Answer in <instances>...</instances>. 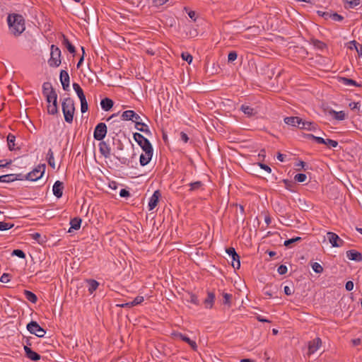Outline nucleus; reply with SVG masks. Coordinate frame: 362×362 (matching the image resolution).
Returning a JSON list of instances; mask_svg holds the SVG:
<instances>
[{"instance_id": "obj_61", "label": "nucleus", "mask_w": 362, "mask_h": 362, "mask_svg": "<svg viewBox=\"0 0 362 362\" xmlns=\"http://www.w3.org/2000/svg\"><path fill=\"white\" fill-rule=\"evenodd\" d=\"M287 267L284 264L280 265L277 269L278 273L281 275L285 274L287 272Z\"/></svg>"}, {"instance_id": "obj_9", "label": "nucleus", "mask_w": 362, "mask_h": 362, "mask_svg": "<svg viewBox=\"0 0 362 362\" xmlns=\"http://www.w3.org/2000/svg\"><path fill=\"white\" fill-rule=\"evenodd\" d=\"M121 118L124 121H132L136 124V122L141 120V117L133 110H126L122 112Z\"/></svg>"}, {"instance_id": "obj_30", "label": "nucleus", "mask_w": 362, "mask_h": 362, "mask_svg": "<svg viewBox=\"0 0 362 362\" xmlns=\"http://www.w3.org/2000/svg\"><path fill=\"white\" fill-rule=\"evenodd\" d=\"M23 294L25 298L32 303H35L37 301V296L30 291L24 290Z\"/></svg>"}, {"instance_id": "obj_26", "label": "nucleus", "mask_w": 362, "mask_h": 362, "mask_svg": "<svg viewBox=\"0 0 362 362\" xmlns=\"http://www.w3.org/2000/svg\"><path fill=\"white\" fill-rule=\"evenodd\" d=\"M45 97L48 104H51V103H57V94L54 89H51L50 92L45 95Z\"/></svg>"}, {"instance_id": "obj_50", "label": "nucleus", "mask_w": 362, "mask_h": 362, "mask_svg": "<svg viewBox=\"0 0 362 362\" xmlns=\"http://www.w3.org/2000/svg\"><path fill=\"white\" fill-rule=\"evenodd\" d=\"M11 255L13 256H16V257H18L22 258V259H25V252L23 250H19V249H16V250H13Z\"/></svg>"}, {"instance_id": "obj_34", "label": "nucleus", "mask_w": 362, "mask_h": 362, "mask_svg": "<svg viewBox=\"0 0 362 362\" xmlns=\"http://www.w3.org/2000/svg\"><path fill=\"white\" fill-rule=\"evenodd\" d=\"M15 141L16 136L12 134H8L7 136V143L10 151H13L15 149Z\"/></svg>"}, {"instance_id": "obj_51", "label": "nucleus", "mask_w": 362, "mask_h": 362, "mask_svg": "<svg viewBox=\"0 0 362 362\" xmlns=\"http://www.w3.org/2000/svg\"><path fill=\"white\" fill-rule=\"evenodd\" d=\"M313 45L315 47L320 49H324L326 47V44L318 40H315L313 41Z\"/></svg>"}, {"instance_id": "obj_49", "label": "nucleus", "mask_w": 362, "mask_h": 362, "mask_svg": "<svg viewBox=\"0 0 362 362\" xmlns=\"http://www.w3.org/2000/svg\"><path fill=\"white\" fill-rule=\"evenodd\" d=\"M32 238L36 240L38 243L42 244L45 242L44 239L42 238V235L39 233H35L31 234Z\"/></svg>"}, {"instance_id": "obj_42", "label": "nucleus", "mask_w": 362, "mask_h": 362, "mask_svg": "<svg viewBox=\"0 0 362 362\" xmlns=\"http://www.w3.org/2000/svg\"><path fill=\"white\" fill-rule=\"evenodd\" d=\"M351 44H353L354 45V49H356L358 56L362 57V45L358 43L355 40L351 41Z\"/></svg>"}, {"instance_id": "obj_28", "label": "nucleus", "mask_w": 362, "mask_h": 362, "mask_svg": "<svg viewBox=\"0 0 362 362\" xmlns=\"http://www.w3.org/2000/svg\"><path fill=\"white\" fill-rule=\"evenodd\" d=\"M86 283L88 284V291L90 294H92L99 286V283L95 279H88L86 280Z\"/></svg>"}, {"instance_id": "obj_7", "label": "nucleus", "mask_w": 362, "mask_h": 362, "mask_svg": "<svg viewBox=\"0 0 362 362\" xmlns=\"http://www.w3.org/2000/svg\"><path fill=\"white\" fill-rule=\"evenodd\" d=\"M107 128L105 123H98L95 127L93 137L97 141H102L106 136Z\"/></svg>"}, {"instance_id": "obj_48", "label": "nucleus", "mask_w": 362, "mask_h": 362, "mask_svg": "<svg viewBox=\"0 0 362 362\" xmlns=\"http://www.w3.org/2000/svg\"><path fill=\"white\" fill-rule=\"evenodd\" d=\"M51 89H54L52 86V84L49 82L44 83L42 85V92L45 95L47 93L50 92Z\"/></svg>"}, {"instance_id": "obj_46", "label": "nucleus", "mask_w": 362, "mask_h": 362, "mask_svg": "<svg viewBox=\"0 0 362 362\" xmlns=\"http://www.w3.org/2000/svg\"><path fill=\"white\" fill-rule=\"evenodd\" d=\"M300 240H301L300 237H296V238H291V239H288V240L284 241V245L286 247H291V244H293L294 243H296L298 241H300Z\"/></svg>"}, {"instance_id": "obj_45", "label": "nucleus", "mask_w": 362, "mask_h": 362, "mask_svg": "<svg viewBox=\"0 0 362 362\" xmlns=\"http://www.w3.org/2000/svg\"><path fill=\"white\" fill-rule=\"evenodd\" d=\"M329 18H331L334 21L341 22L344 20V16L338 14L337 13H332L331 12Z\"/></svg>"}, {"instance_id": "obj_3", "label": "nucleus", "mask_w": 362, "mask_h": 362, "mask_svg": "<svg viewBox=\"0 0 362 362\" xmlns=\"http://www.w3.org/2000/svg\"><path fill=\"white\" fill-rule=\"evenodd\" d=\"M48 64L52 67H57L61 64V50L54 45L51 46L50 59L48 60Z\"/></svg>"}, {"instance_id": "obj_54", "label": "nucleus", "mask_w": 362, "mask_h": 362, "mask_svg": "<svg viewBox=\"0 0 362 362\" xmlns=\"http://www.w3.org/2000/svg\"><path fill=\"white\" fill-rule=\"evenodd\" d=\"M34 339L32 337H28L25 339L23 341V347H30L33 346V340Z\"/></svg>"}, {"instance_id": "obj_63", "label": "nucleus", "mask_w": 362, "mask_h": 362, "mask_svg": "<svg viewBox=\"0 0 362 362\" xmlns=\"http://www.w3.org/2000/svg\"><path fill=\"white\" fill-rule=\"evenodd\" d=\"M14 180H26L27 174L22 173L13 174Z\"/></svg>"}, {"instance_id": "obj_22", "label": "nucleus", "mask_w": 362, "mask_h": 362, "mask_svg": "<svg viewBox=\"0 0 362 362\" xmlns=\"http://www.w3.org/2000/svg\"><path fill=\"white\" fill-rule=\"evenodd\" d=\"M329 115L332 116L333 118L338 121H342L346 119V114L344 111H335L334 110H330Z\"/></svg>"}, {"instance_id": "obj_27", "label": "nucleus", "mask_w": 362, "mask_h": 362, "mask_svg": "<svg viewBox=\"0 0 362 362\" xmlns=\"http://www.w3.org/2000/svg\"><path fill=\"white\" fill-rule=\"evenodd\" d=\"M339 81L341 84L346 86H356V87L361 86V85H359L356 81L351 79V78H345V77H340L339 79Z\"/></svg>"}, {"instance_id": "obj_6", "label": "nucleus", "mask_w": 362, "mask_h": 362, "mask_svg": "<svg viewBox=\"0 0 362 362\" xmlns=\"http://www.w3.org/2000/svg\"><path fill=\"white\" fill-rule=\"evenodd\" d=\"M26 328L30 334H35L37 337H43L46 334V331L36 321L29 322Z\"/></svg>"}, {"instance_id": "obj_56", "label": "nucleus", "mask_w": 362, "mask_h": 362, "mask_svg": "<svg viewBox=\"0 0 362 362\" xmlns=\"http://www.w3.org/2000/svg\"><path fill=\"white\" fill-rule=\"evenodd\" d=\"M317 13L319 16L324 18L325 20L329 19L331 15V12L329 11H317Z\"/></svg>"}, {"instance_id": "obj_11", "label": "nucleus", "mask_w": 362, "mask_h": 362, "mask_svg": "<svg viewBox=\"0 0 362 362\" xmlns=\"http://www.w3.org/2000/svg\"><path fill=\"white\" fill-rule=\"evenodd\" d=\"M327 238L332 245L335 247H341L344 243L338 235L332 232L327 233Z\"/></svg>"}, {"instance_id": "obj_38", "label": "nucleus", "mask_w": 362, "mask_h": 362, "mask_svg": "<svg viewBox=\"0 0 362 362\" xmlns=\"http://www.w3.org/2000/svg\"><path fill=\"white\" fill-rule=\"evenodd\" d=\"M47 112L50 115H55L58 112V108H57V103L52 104H48L47 105Z\"/></svg>"}, {"instance_id": "obj_13", "label": "nucleus", "mask_w": 362, "mask_h": 362, "mask_svg": "<svg viewBox=\"0 0 362 362\" xmlns=\"http://www.w3.org/2000/svg\"><path fill=\"white\" fill-rule=\"evenodd\" d=\"M160 197H161V194L159 190H156L153 192V195L149 199V202H148V204L149 211H151L156 208Z\"/></svg>"}, {"instance_id": "obj_40", "label": "nucleus", "mask_w": 362, "mask_h": 362, "mask_svg": "<svg viewBox=\"0 0 362 362\" xmlns=\"http://www.w3.org/2000/svg\"><path fill=\"white\" fill-rule=\"evenodd\" d=\"M13 224L4 221H0V231L7 230L13 227Z\"/></svg>"}, {"instance_id": "obj_58", "label": "nucleus", "mask_w": 362, "mask_h": 362, "mask_svg": "<svg viewBox=\"0 0 362 362\" xmlns=\"http://www.w3.org/2000/svg\"><path fill=\"white\" fill-rule=\"evenodd\" d=\"M238 57L237 52L235 51L230 52L228 55V62H234Z\"/></svg>"}, {"instance_id": "obj_24", "label": "nucleus", "mask_w": 362, "mask_h": 362, "mask_svg": "<svg viewBox=\"0 0 362 362\" xmlns=\"http://www.w3.org/2000/svg\"><path fill=\"white\" fill-rule=\"evenodd\" d=\"M317 125L315 122L303 120L301 126L299 127V128L301 129H305L308 131H315L317 129Z\"/></svg>"}, {"instance_id": "obj_32", "label": "nucleus", "mask_w": 362, "mask_h": 362, "mask_svg": "<svg viewBox=\"0 0 362 362\" xmlns=\"http://www.w3.org/2000/svg\"><path fill=\"white\" fill-rule=\"evenodd\" d=\"M73 88L76 93L77 94L79 100H81L82 98L85 99L86 96L84 95L83 89L81 88L80 85L77 83H73Z\"/></svg>"}, {"instance_id": "obj_8", "label": "nucleus", "mask_w": 362, "mask_h": 362, "mask_svg": "<svg viewBox=\"0 0 362 362\" xmlns=\"http://www.w3.org/2000/svg\"><path fill=\"white\" fill-rule=\"evenodd\" d=\"M226 252L232 259V267L235 269H238L240 267V256L235 252L233 247H229L226 249Z\"/></svg>"}, {"instance_id": "obj_4", "label": "nucleus", "mask_w": 362, "mask_h": 362, "mask_svg": "<svg viewBox=\"0 0 362 362\" xmlns=\"http://www.w3.org/2000/svg\"><path fill=\"white\" fill-rule=\"evenodd\" d=\"M133 138L143 151L153 149V146L148 139L144 137L141 134L135 132L133 134Z\"/></svg>"}, {"instance_id": "obj_55", "label": "nucleus", "mask_w": 362, "mask_h": 362, "mask_svg": "<svg viewBox=\"0 0 362 362\" xmlns=\"http://www.w3.org/2000/svg\"><path fill=\"white\" fill-rule=\"evenodd\" d=\"M346 3L349 4V8H354L359 5L360 0H345Z\"/></svg>"}, {"instance_id": "obj_47", "label": "nucleus", "mask_w": 362, "mask_h": 362, "mask_svg": "<svg viewBox=\"0 0 362 362\" xmlns=\"http://www.w3.org/2000/svg\"><path fill=\"white\" fill-rule=\"evenodd\" d=\"M182 59L186 61L188 64H191L193 59L192 56L189 52H182L181 54Z\"/></svg>"}, {"instance_id": "obj_2", "label": "nucleus", "mask_w": 362, "mask_h": 362, "mask_svg": "<svg viewBox=\"0 0 362 362\" xmlns=\"http://www.w3.org/2000/svg\"><path fill=\"white\" fill-rule=\"evenodd\" d=\"M62 108L64 119L67 123H71L75 112L74 102L71 98H66L62 103Z\"/></svg>"}, {"instance_id": "obj_15", "label": "nucleus", "mask_w": 362, "mask_h": 362, "mask_svg": "<svg viewBox=\"0 0 362 362\" xmlns=\"http://www.w3.org/2000/svg\"><path fill=\"white\" fill-rule=\"evenodd\" d=\"M144 151V154L142 153L139 158V162L141 166L146 165L151 161L153 156V149H149V151H147V150Z\"/></svg>"}, {"instance_id": "obj_36", "label": "nucleus", "mask_w": 362, "mask_h": 362, "mask_svg": "<svg viewBox=\"0 0 362 362\" xmlns=\"http://www.w3.org/2000/svg\"><path fill=\"white\" fill-rule=\"evenodd\" d=\"M13 181H15L13 174H7L0 176V182L8 183Z\"/></svg>"}, {"instance_id": "obj_21", "label": "nucleus", "mask_w": 362, "mask_h": 362, "mask_svg": "<svg viewBox=\"0 0 362 362\" xmlns=\"http://www.w3.org/2000/svg\"><path fill=\"white\" fill-rule=\"evenodd\" d=\"M135 128L139 132H144L147 135H151V132L149 129L148 125L139 120L136 122V124H135Z\"/></svg>"}, {"instance_id": "obj_1", "label": "nucleus", "mask_w": 362, "mask_h": 362, "mask_svg": "<svg viewBox=\"0 0 362 362\" xmlns=\"http://www.w3.org/2000/svg\"><path fill=\"white\" fill-rule=\"evenodd\" d=\"M7 23L9 30L16 37L21 35L25 29L24 18L20 14H8Z\"/></svg>"}, {"instance_id": "obj_39", "label": "nucleus", "mask_w": 362, "mask_h": 362, "mask_svg": "<svg viewBox=\"0 0 362 362\" xmlns=\"http://www.w3.org/2000/svg\"><path fill=\"white\" fill-rule=\"evenodd\" d=\"M187 300V302H189L196 305H199L200 304L197 296L194 293H189V298Z\"/></svg>"}, {"instance_id": "obj_19", "label": "nucleus", "mask_w": 362, "mask_h": 362, "mask_svg": "<svg viewBox=\"0 0 362 362\" xmlns=\"http://www.w3.org/2000/svg\"><path fill=\"white\" fill-rule=\"evenodd\" d=\"M346 257L353 261L356 262H361L362 261V254L355 250H350L346 251Z\"/></svg>"}, {"instance_id": "obj_62", "label": "nucleus", "mask_w": 362, "mask_h": 362, "mask_svg": "<svg viewBox=\"0 0 362 362\" xmlns=\"http://www.w3.org/2000/svg\"><path fill=\"white\" fill-rule=\"evenodd\" d=\"M114 144L116 146L117 151H122L124 149V144L119 139H117L116 142L114 141Z\"/></svg>"}, {"instance_id": "obj_35", "label": "nucleus", "mask_w": 362, "mask_h": 362, "mask_svg": "<svg viewBox=\"0 0 362 362\" xmlns=\"http://www.w3.org/2000/svg\"><path fill=\"white\" fill-rule=\"evenodd\" d=\"M203 182L202 181H196L194 182H190L189 184V192L197 191L203 187Z\"/></svg>"}, {"instance_id": "obj_14", "label": "nucleus", "mask_w": 362, "mask_h": 362, "mask_svg": "<svg viewBox=\"0 0 362 362\" xmlns=\"http://www.w3.org/2000/svg\"><path fill=\"white\" fill-rule=\"evenodd\" d=\"M99 151L105 158H110L111 156L110 145L103 140L99 144Z\"/></svg>"}, {"instance_id": "obj_59", "label": "nucleus", "mask_w": 362, "mask_h": 362, "mask_svg": "<svg viewBox=\"0 0 362 362\" xmlns=\"http://www.w3.org/2000/svg\"><path fill=\"white\" fill-rule=\"evenodd\" d=\"M175 336L186 343H188L190 341L189 337H188L187 336H186L182 333H177L175 334Z\"/></svg>"}, {"instance_id": "obj_20", "label": "nucleus", "mask_w": 362, "mask_h": 362, "mask_svg": "<svg viewBox=\"0 0 362 362\" xmlns=\"http://www.w3.org/2000/svg\"><path fill=\"white\" fill-rule=\"evenodd\" d=\"M25 356L31 361H37L41 358V356L37 352L33 351L30 347H23Z\"/></svg>"}, {"instance_id": "obj_41", "label": "nucleus", "mask_w": 362, "mask_h": 362, "mask_svg": "<svg viewBox=\"0 0 362 362\" xmlns=\"http://www.w3.org/2000/svg\"><path fill=\"white\" fill-rule=\"evenodd\" d=\"M313 270L317 274H321L323 272V267L317 262H313L311 264Z\"/></svg>"}, {"instance_id": "obj_53", "label": "nucleus", "mask_w": 362, "mask_h": 362, "mask_svg": "<svg viewBox=\"0 0 362 362\" xmlns=\"http://www.w3.org/2000/svg\"><path fill=\"white\" fill-rule=\"evenodd\" d=\"M168 0H151L153 6L159 7L166 4Z\"/></svg>"}, {"instance_id": "obj_18", "label": "nucleus", "mask_w": 362, "mask_h": 362, "mask_svg": "<svg viewBox=\"0 0 362 362\" xmlns=\"http://www.w3.org/2000/svg\"><path fill=\"white\" fill-rule=\"evenodd\" d=\"M284 122L292 127H300L303 119L298 117H286L284 119Z\"/></svg>"}, {"instance_id": "obj_44", "label": "nucleus", "mask_w": 362, "mask_h": 362, "mask_svg": "<svg viewBox=\"0 0 362 362\" xmlns=\"http://www.w3.org/2000/svg\"><path fill=\"white\" fill-rule=\"evenodd\" d=\"M307 176L304 173H298L294 176V180L298 182H303L306 180Z\"/></svg>"}, {"instance_id": "obj_52", "label": "nucleus", "mask_w": 362, "mask_h": 362, "mask_svg": "<svg viewBox=\"0 0 362 362\" xmlns=\"http://www.w3.org/2000/svg\"><path fill=\"white\" fill-rule=\"evenodd\" d=\"M144 300V296H136L132 301H131L133 304V306H136L140 305Z\"/></svg>"}, {"instance_id": "obj_33", "label": "nucleus", "mask_w": 362, "mask_h": 362, "mask_svg": "<svg viewBox=\"0 0 362 362\" xmlns=\"http://www.w3.org/2000/svg\"><path fill=\"white\" fill-rule=\"evenodd\" d=\"M47 160L48 162V164L50 167H52L53 169L55 168V161H54V153L52 150V148H49L48 150L47 154Z\"/></svg>"}, {"instance_id": "obj_64", "label": "nucleus", "mask_w": 362, "mask_h": 362, "mask_svg": "<svg viewBox=\"0 0 362 362\" xmlns=\"http://www.w3.org/2000/svg\"><path fill=\"white\" fill-rule=\"evenodd\" d=\"M257 165L260 167L261 169L264 170L267 173H270L272 172V169L269 165L259 162L257 163Z\"/></svg>"}, {"instance_id": "obj_60", "label": "nucleus", "mask_w": 362, "mask_h": 362, "mask_svg": "<svg viewBox=\"0 0 362 362\" xmlns=\"http://www.w3.org/2000/svg\"><path fill=\"white\" fill-rule=\"evenodd\" d=\"M10 276L9 274L4 273L0 278V281L2 283H8L10 281Z\"/></svg>"}, {"instance_id": "obj_31", "label": "nucleus", "mask_w": 362, "mask_h": 362, "mask_svg": "<svg viewBox=\"0 0 362 362\" xmlns=\"http://www.w3.org/2000/svg\"><path fill=\"white\" fill-rule=\"evenodd\" d=\"M240 110L248 117L253 116L256 113V110L254 108L247 105H242Z\"/></svg>"}, {"instance_id": "obj_29", "label": "nucleus", "mask_w": 362, "mask_h": 362, "mask_svg": "<svg viewBox=\"0 0 362 362\" xmlns=\"http://www.w3.org/2000/svg\"><path fill=\"white\" fill-rule=\"evenodd\" d=\"M62 45L69 50L70 53H75V47L70 42L68 38L64 35H62Z\"/></svg>"}, {"instance_id": "obj_23", "label": "nucleus", "mask_w": 362, "mask_h": 362, "mask_svg": "<svg viewBox=\"0 0 362 362\" xmlns=\"http://www.w3.org/2000/svg\"><path fill=\"white\" fill-rule=\"evenodd\" d=\"M114 103L112 100L108 98H105L100 101V105L103 110L109 111L113 106Z\"/></svg>"}, {"instance_id": "obj_5", "label": "nucleus", "mask_w": 362, "mask_h": 362, "mask_svg": "<svg viewBox=\"0 0 362 362\" xmlns=\"http://www.w3.org/2000/svg\"><path fill=\"white\" fill-rule=\"evenodd\" d=\"M45 171V165H39L34 168L31 172L27 173L26 180L30 181H37L40 179Z\"/></svg>"}, {"instance_id": "obj_12", "label": "nucleus", "mask_w": 362, "mask_h": 362, "mask_svg": "<svg viewBox=\"0 0 362 362\" xmlns=\"http://www.w3.org/2000/svg\"><path fill=\"white\" fill-rule=\"evenodd\" d=\"M60 81L62 88L64 90H69L70 78L68 72L66 70H62L59 76Z\"/></svg>"}, {"instance_id": "obj_17", "label": "nucleus", "mask_w": 362, "mask_h": 362, "mask_svg": "<svg viewBox=\"0 0 362 362\" xmlns=\"http://www.w3.org/2000/svg\"><path fill=\"white\" fill-rule=\"evenodd\" d=\"M63 182L59 180L56 181L52 187V192L54 195L57 198L62 197L63 194Z\"/></svg>"}, {"instance_id": "obj_37", "label": "nucleus", "mask_w": 362, "mask_h": 362, "mask_svg": "<svg viewBox=\"0 0 362 362\" xmlns=\"http://www.w3.org/2000/svg\"><path fill=\"white\" fill-rule=\"evenodd\" d=\"M223 303L224 305H228V307L231 306V299L233 298L232 294L228 293H223Z\"/></svg>"}, {"instance_id": "obj_25", "label": "nucleus", "mask_w": 362, "mask_h": 362, "mask_svg": "<svg viewBox=\"0 0 362 362\" xmlns=\"http://www.w3.org/2000/svg\"><path fill=\"white\" fill-rule=\"evenodd\" d=\"M81 222H82V220L79 217H75L74 218H71L70 221L71 227L69 229L68 232L71 233L72 229L76 230H78L81 228Z\"/></svg>"}, {"instance_id": "obj_57", "label": "nucleus", "mask_w": 362, "mask_h": 362, "mask_svg": "<svg viewBox=\"0 0 362 362\" xmlns=\"http://www.w3.org/2000/svg\"><path fill=\"white\" fill-rule=\"evenodd\" d=\"M325 144L332 148H336L338 146V142L335 140L328 139H326Z\"/></svg>"}, {"instance_id": "obj_16", "label": "nucleus", "mask_w": 362, "mask_h": 362, "mask_svg": "<svg viewBox=\"0 0 362 362\" xmlns=\"http://www.w3.org/2000/svg\"><path fill=\"white\" fill-rule=\"evenodd\" d=\"M216 296L214 292L208 291L207 296L204 300V305L206 309H211L214 307Z\"/></svg>"}, {"instance_id": "obj_10", "label": "nucleus", "mask_w": 362, "mask_h": 362, "mask_svg": "<svg viewBox=\"0 0 362 362\" xmlns=\"http://www.w3.org/2000/svg\"><path fill=\"white\" fill-rule=\"evenodd\" d=\"M322 346V340L320 337H316L308 342V352L309 355L315 354Z\"/></svg>"}, {"instance_id": "obj_43", "label": "nucleus", "mask_w": 362, "mask_h": 362, "mask_svg": "<svg viewBox=\"0 0 362 362\" xmlns=\"http://www.w3.org/2000/svg\"><path fill=\"white\" fill-rule=\"evenodd\" d=\"M80 102H81V111L82 113H85L88 111V103H87V100H86V98L83 99L82 98L81 100H80Z\"/></svg>"}]
</instances>
